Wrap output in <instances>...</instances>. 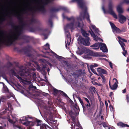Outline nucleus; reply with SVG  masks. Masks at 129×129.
<instances>
[{"label":"nucleus","instance_id":"nucleus-14","mask_svg":"<svg viewBox=\"0 0 129 129\" xmlns=\"http://www.w3.org/2000/svg\"><path fill=\"white\" fill-rule=\"evenodd\" d=\"M100 50L104 52H107L108 49L106 44L104 43H101L100 44Z\"/></svg>","mask_w":129,"mask_h":129},{"label":"nucleus","instance_id":"nucleus-47","mask_svg":"<svg viewBox=\"0 0 129 129\" xmlns=\"http://www.w3.org/2000/svg\"><path fill=\"white\" fill-rule=\"evenodd\" d=\"M126 92V89H124L123 91L122 92L123 93H125Z\"/></svg>","mask_w":129,"mask_h":129},{"label":"nucleus","instance_id":"nucleus-45","mask_svg":"<svg viewBox=\"0 0 129 129\" xmlns=\"http://www.w3.org/2000/svg\"><path fill=\"white\" fill-rule=\"evenodd\" d=\"M121 32H125V29H122L121 30Z\"/></svg>","mask_w":129,"mask_h":129},{"label":"nucleus","instance_id":"nucleus-32","mask_svg":"<svg viewBox=\"0 0 129 129\" xmlns=\"http://www.w3.org/2000/svg\"><path fill=\"white\" fill-rule=\"evenodd\" d=\"M102 124L103 127H107V124L104 122H103L102 123Z\"/></svg>","mask_w":129,"mask_h":129},{"label":"nucleus","instance_id":"nucleus-54","mask_svg":"<svg viewBox=\"0 0 129 129\" xmlns=\"http://www.w3.org/2000/svg\"><path fill=\"white\" fill-rule=\"evenodd\" d=\"M102 122H99L98 123V124L100 125H101L102 124Z\"/></svg>","mask_w":129,"mask_h":129},{"label":"nucleus","instance_id":"nucleus-62","mask_svg":"<svg viewBox=\"0 0 129 129\" xmlns=\"http://www.w3.org/2000/svg\"><path fill=\"white\" fill-rule=\"evenodd\" d=\"M90 72V74H91V75H90V76H91V75H92V73H91V72Z\"/></svg>","mask_w":129,"mask_h":129},{"label":"nucleus","instance_id":"nucleus-49","mask_svg":"<svg viewBox=\"0 0 129 129\" xmlns=\"http://www.w3.org/2000/svg\"><path fill=\"white\" fill-rule=\"evenodd\" d=\"M49 23L52 26V22L51 21H49Z\"/></svg>","mask_w":129,"mask_h":129},{"label":"nucleus","instance_id":"nucleus-19","mask_svg":"<svg viewBox=\"0 0 129 129\" xmlns=\"http://www.w3.org/2000/svg\"><path fill=\"white\" fill-rule=\"evenodd\" d=\"M53 90L54 92L55 93H56L57 94L58 93H60L61 95H63L66 97H68L67 94L63 92L60 90H58L55 88H54Z\"/></svg>","mask_w":129,"mask_h":129},{"label":"nucleus","instance_id":"nucleus-2","mask_svg":"<svg viewBox=\"0 0 129 129\" xmlns=\"http://www.w3.org/2000/svg\"><path fill=\"white\" fill-rule=\"evenodd\" d=\"M72 1L77 2L79 6L81 9L82 12L80 13V15L77 17V20L82 21L86 18L88 21L90 23L89 26L91 30L92 29L96 34H99V31L98 29L94 25L91 23V21L89 19V16L87 11V7L85 5L84 0H73Z\"/></svg>","mask_w":129,"mask_h":129},{"label":"nucleus","instance_id":"nucleus-3","mask_svg":"<svg viewBox=\"0 0 129 129\" xmlns=\"http://www.w3.org/2000/svg\"><path fill=\"white\" fill-rule=\"evenodd\" d=\"M22 30V27L16 26L11 34L4 35L3 33H2L0 35V42L7 44H12L15 40L20 39Z\"/></svg>","mask_w":129,"mask_h":129},{"label":"nucleus","instance_id":"nucleus-50","mask_svg":"<svg viewBox=\"0 0 129 129\" xmlns=\"http://www.w3.org/2000/svg\"><path fill=\"white\" fill-rule=\"evenodd\" d=\"M44 35V37H45V39H46L47 38V36H46L45 35Z\"/></svg>","mask_w":129,"mask_h":129},{"label":"nucleus","instance_id":"nucleus-56","mask_svg":"<svg viewBox=\"0 0 129 129\" xmlns=\"http://www.w3.org/2000/svg\"><path fill=\"white\" fill-rule=\"evenodd\" d=\"M47 1V3H48V2L50 1V0H46Z\"/></svg>","mask_w":129,"mask_h":129},{"label":"nucleus","instance_id":"nucleus-12","mask_svg":"<svg viewBox=\"0 0 129 129\" xmlns=\"http://www.w3.org/2000/svg\"><path fill=\"white\" fill-rule=\"evenodd\" d=\"M110 23L114 33H119L121 32V30L118 28L116 27L113 23L111 22H110Z\"/></svg>","mask_w":129,"mask_h":129},{"label":"nucleus","instance_id":"nucleus-40","mask_svg":"<svg viewBox=\"0 0 129 129\" xmlns=\"http://www.w3.org/2000/svg\"><path fill=\"white\" fill-rule=\"evenodd\" d=\"M105 104L107 109V108L108 107V105L107 102L106 101H105Z\"/></svg>","mask_w":129,"mask_h":129},{"label":"nucleus","instance_id":"nucleus-5","mask_svg":"<svg viewBox=\"0 0 129 129\" xmlns=\"http://www.w3.org/2000/svg\"><path fill=\"white\" fill-rule=\"evenodd\" d=\"M30 119L29 117L26 118L25 117H23L20 118V122L23 125L30 128L31 126H33L35 124L34 122L29 120Z\"/></svg>","mask_w":129,"mask_h":129},{"label":"nucleus","instance_id":"nucleus-48","mask_svg":"<svg viewBox=\"0 0 129 129\" xmlns=\"http://www.w3.org/2000/svg\"><path fill=\"white\" fill-rule=\"evenodd\" d=\"M59 10V9H54L53 10V11L54 12H57Z\"/></svg>","mask_w":129,"mask_h":129},{"label":"nucleus","instance_id":"nucleus-11","mask_svg":"<svg viewBox=\"0 0 129 129\" xmlns=\"http://www.w3.org/2000/svg\"><path fill=\"white\" fill-rule=\"evenodd\" d=\"M113 81L114 82V84L112 86H111L110 82H109V85L111 89L114 90L116 89L118 87L117 84L118 83L117 80L115 78H114L113 79Z\"/></svg>","mask_w":129,"mask_h":129},{"label":"nucleus","instance_id":"nucleus-4","mask_svg":"<svg viewBox=\"0 0 129 129\" xmlns=\"http://www.w3.org/2000/svg\"><path fill=\"white\" fill-rule=\"evenodd\" d=\"M36 69L34 68L29 69L28 71H27L24 70H22L21 68L20 69V71H17V72L21 76H23L25 79V81L29 84L31 83V81L32 78L35 79L36 78V74L34 73Z\"/></svg>","mask_w":129,"mask_h":129},{"label":"nucleus","instance_id":"nucleus-44","mask_svg":"<svg viewBox=\"0 0 129 129\" xmlns=\"http://www.w3.org/2000/svg\"><path fill=\"white\" fill-rule=\"evenodd\" d=\"M86 106H87L88 107H91V105L90 103L87 104Z\"/></svg>","mask_w":129,"mask_h":129},{"label":"nucleus","instance_id":"nucleus-42","mask_svg":"<svg viewBox=\"0 0 129 129\" xmlns=\"http://www.w3.org/2000/svg\"><path fill=\"white\" fill-rule=\"evenodd\" d=\"M102 9L103 11L104 12V13H106L107 12L105 11V9L104 8V7H102Z\"/></svg>","mask_w":129,"mask_h":129},{"label":"nucleus","instance_id":"nucleus-7","mask_svg":"<svg viewBox=\"0 0 129 129\" xmlns=\"http://www.w3.org/2000/svg\"><path fill=\"white\" fill-rule=\"evenodd\" d=\"M40 62H42V64L43 65L42 69L40 68L39 66L37 64V69L39 71L44 72L46 70H47V72H49L50 71V69L49 68H47V66L46 63L47 62V61L44 59H41Z\"/></svg>","mask_w":129,"mask_h":129},{"label":"nucleus","instance_id":"nucleus-61","mask_svg":"<svg viewBox=\"0 0 129 129\" xmlns=\"http://www.w3.org/2000/svg\"><path fill=\"white\" fill-rule=\"evenodd\" d=\"M50 120L51 121H53V120L52 119H50Z\"/></svg>","mask_w":129,"mask_h":129},{"label":"nucleus","instance_id":"nucleus-34","mask_svg":"<svg viewBox=\"0 0 129 129\" xmlns=\"http://www.w3.org/2000/svg\"><path fill=\"white\" fill-rule=\"evenodd\" d=\"M109 66H110V67H111V68L112 69H113V64H112V63L110 61H109Z\"/></svg>","mask_w":129,"mask_h":129},{"label":"nucleus","instance_id":"nucleus-43","mask_svg":"<svg viewBox=\"0 0 129 129\" xmlns=\"http://www.w3.org/2000/svg\"><path fill=\"white\" fill-rule=\"evenodd\" d=\"M109 108L111 110H112L113 109V106L111 105H110L109 106Z\"/></svg>","mask_w":129,"mask_h":129},{"label":"nucleus","instance_id":"nucleus-29","mask_svg":"<svg viewBox=\"0 0 129 129\" xmlns=\"http://www.w3.org/2000/svg\"><path fill=\"white\" fill-rule=\"evenodd\" d=\"M92 66H90V70H91L92 72H93L94 74L98 75L96 73L95 70L92 68Z\"/></svg>","mask_w":129,"mask_h":129},{"label":"nucleus","instance_id":"nucleus-57","mask_svg":"<svg viewBox=\"0 0 129 129\" xmlns=\"http://www.w3.org/2000/svg\"><path fill=\"white\" fill-rule=\"evenodd\" d=\"M101 118L102 119H103V116H102L101 117Z\"/></svg>","mask_w":129,"mask_h":129},{"label":"nucleus","instance_id":"nucleus-63","mask_svg":"<svg viewBox=\"0 0 129 129\" xmlns=\"http://www.w3.org/2000/svg\"><path fill=\"white\" fill-rule=\"evenodd\" d=\"M101 79V78L100 77H99L98 78V80L100 79Z\"/></svg>","mask_w":129,"mask_h":129},{"label":"nucleus","instance_id":"nucleus-20","mask_svg":"<svg viewBox=\"0 0 129 129\" xmlns=\"http://www.w3.org/2000/svg\"><path fill=\"white\" fill-rule=\"evenodd\" d=\"M100 43H96L93 45L90 46V47H92V48L95 50L99 49L100 46Z\"/></svg>","mask_w":129,"mask_h":129},{"label":"nucleus","instance_id":"nucleus-39","mask_svg":"<svg viewBox=\"0 0 129 129\" xmlns=\"http://www.w3.org/2000/svg\"><path fill=\"white\" fill-rule=\"evenodd\" d=\"M84 98L85 100L87 103H89V101L88 99L85 98Z\"/></svg>","mask_w":129,"mask_h":129},{"label":"nucleus","instance_id":"nucleus-26","mask_svg":"<svg viewBox=\"0 0 129 129\" xmlns=\"http://www.w3.org/2000/svg\"><path fill=\"white\" fill-rule=\"evenodd\" d=\"M83 57L86 59H90L91 58V56L90 55L88 54H87L83 56Z\"/></svg>","mask_w":129,"mask_h":129},{"label":"nucleus","instance_id":"nucleus-22","mask_svg":"<svg viewBox=\"0 0 129 129\" xmlns=\"http://www.w3.org/2000/svg\"><path fill=\"white\" fill-rule=\"evenodd\" d=\"M97 71L98 72L101 74H106L107 72L104 69H102L101 68H97Z\"/></svg>","mask_w":129,"mask_h":129},{"label":"nucleus","instance_id":"nucleus-31","mask_svg":"<svg viewBox=\"0 0 129 129\" xmlns=\"http://www.w3.org/2000/svg\"><path fill=\"white\" fill-rule=\"evenodd\" d=\"M123 52H122V53L123 55L125 56L127 54V51L126 50H125V48H124V50L123 49Z\"/></svg>","mask_w":129,"mask_h":129},{"label":"nucleus","instance_id":"nucleus-13","mask_svg":"<svg viewBox=\"0 0 129 129\" xmlns=\"http://www.w3.org/2000/svg\"><path fill=\"white\" fill-rule=\"evenodd\" d=\"M118 38L119 39V42L120 44L122 49L124 50V47L125 46V45L123 42H127V40L124 39H122L120 37H118Z\"/></svg>","mask_w":129,"mask_h":129},{"label":"nucleus","instance_id":"nucleus-41","mask_svg":"<svg viewBox=\"0 0 129 129\" xmlns=\"http://www.w3.org/2000/svg\"><path fill=\"white\" fill-rule=\"evenodd\" d=\"M124 2L125 3L127 4L129 3V0H124Z\"/></svg>","mask_w":129,"mask_h":129},{"label":"nucleus","instance_id":"nucleus-46","mask_svg":"<svg viewBox=\"0 0 129 129\" xmlns=\"http://www.w3.org/2000/svg\"><path fill=\"white\" fill-rule=\"evenodd\" d=\"M113 92H110V94L109 95V96L111 97V96H112V94H113Z\"/></svg>","mask_w":129,"mask_h":129},{"label":"nucleus","instance_id":"nucleus-25","mask_svg":"<svg viewBox=\"0 0 129 129\" xmlns=\"http://www.w3.org/2000/svg\"><path fill=\"white\" fill-rule=\"evenodd\" d=\"M51 53H52L54 55H55V57L56 58L59 59V60L60 61V59H62V58H63V57L58 55L56 54L55 53H54V52H53V51H51Z\"/></svg>","mask_w":129,"mask_h":129},{"label":"nucleus","instance_id":"nucleus-59","mask_svg":"<svg viewBox=\"0 0 129 129\" xmlns=\"http://www.w3.org/2000/svg\"><path fill=\"white\" fill-rule=\"evenodd\" d=\"M109 129H112V127H108Z\"/></svg>","mask_w":129,"mask_h":129},{"label":"nucleus","instance_id":"nucleus-8","mask_svg":"<svg viewBox=\"0 0 129 129\" xmlns=\"http://www.w3.org/2000/svg\"><path fill=\"white\" fill-rule=\"evenodd\" d=\"M0 83H2L3 84V91L6 93H8V95H10L9 96H2V99H3L6 100L9 99L11 97H13V94L10 92H9L7 87L5 85L4 83L3 82H0Z\"/></svg>","mask_w":129,"mask_h":129},{"label":"nucleus","instance_id":"nucleus-27","mask_svg":"<svg viewBox=\"0 0 129 129\" xmlns=\"http://www.w3.org/2000/svg\"><path fill=\"white\" fill-rule=\"evenodd\" d=\"M82 70H80L79 71H76V76H77V77L79 76L82 74Z\"/></svg>","mask_w":129,"mask_h":129},{"label":"nucleus","instance_id":"nucleus-37","mask_svg":"<svg viewBox=\"0 0 129 129\" xmlns=\"http://www.w3.org/2000/svg\"><path fill=\"white\" fill-rule=\"evenodd\" d=\"M101 77L103 80V82H105V77L104 76H103V75H102L101 76Z\"/></svg>","mask_w":129,"mask_h":129},{"label":"nucleus","instance_id":"nucleus-16","mask_svg":"<svg viewBox=\"0 0 129 129\" xmlns=\"http://www.w3.org/2000/svg\"><path fill=\"white\" fill-rule=\"evenodd\" d=\"M90 33L91 36L92 37H93V39L95 41H97L98 40H99L102 42L103 41V40L102 39L98 37L97 36H96L92 31H90Z\"/></svg>","mask_w":129,"mask_h":129},{"label":"nucleus","instance_id":"nucleus-53","mask_svg":"<svg viewBox=\"0 0 129 129\" xmlns=\"http://www.w3.org/2000/svg\"><path fill=\"white\" fill-rule=\"evenodd\" d=\"M127 61L128 62H129V58H127Z\"/></svg>","mask_w":129,"mask_h":129},{"label":"nucleus","instance_id":"nucleus-64","mask_svg":"<svg viewBox=\"0 0 129 129\" xmlns=\"http://www.w3.org/2000/svg\"><path fill=\"white\" fill-rule=\"evenodd\" d=\"M127 11H129V8L128 9Z\"/></svg>","mask_w":129,"mask_h":129},{"label":"nucleus","instance_id":"nucleus-52","mask_svg":"<svg viewBox=\"0 0 129 129\" xmlns=\"http://www.w3.org/2000/svg\"><path fill=\"white\" fill-rule=\"evenodd\" d=\"M17 77L20 80L21 79V78L19 77L18 76V77Z\"/></svg>","mask_w":129,"mask_h":129},{"label":"nucleus","instance_id":"nucleus-17","mask_svg":"<svg viewBox=\"0 0 129 129\" xmlns=\"http://www.w3.org/2000/svg\"><path fill=\"white\" fill-rule=\"evenodd\" d=\"M84 52V48L81 46L78 47L77 50L76 51L77 54L78 55L82 54Z\"/></svg>","mask_w":129,"mask_h":129},{"label":"nucleus","instance_id":"nucleus-60","mask_svg":"<svg viewBox=\"0 0 129 129\" xmlns=\"http://www.w3.org/2000/svg\"><path fill=\"white\" fill-rule=\"evenodd\" d=\"M63 9L65 10H66V8H64Z\"/></svg>","mask_w":129,"mask_h":129},{"label":"nucleus","instance_id":"nucleus-9","mask_svg":"<svg viewBox=\"0 0 129 129\" xmlns=\"http://www.w3.org/2000/svg\"><path fill=\"white\" fill-rule=\"evenodd\" d=\"M71 115V118L72 119L73 121V124H72L71 125V129H74V128H75V125L76 126H78L79 128H76V129H79V128H80V127H79V123L78 122L77 124H76V123L75 120V117H74L73 116V115L74 114V113H73L72 112H70L69 113Z\"/></svg>","mask_w":129,"mask_h":129},{"label":"nucleus","instance_id":"nucleus-1","mask_svg":"<svg viewBox=\"0 0 129 129\" xmlns=\"http://www.w3.org/2000/svg\"><path fill=\"white\" fill-rule=\"evenodd\" d=\"M62 15L63 19H66L72 22V23L67 24L64 28L65 34L66 37L65 45L66 48H67L68 45H70V42H71V38L69 33V29H71V31H72L76 28L78 27L81 29L82 34L84 36L87 37V36L89 35V34L83 30V27L84 24L82 21L77 20V17L75 18L72 16L70 18H68L65 16L64 13Z\"/></svg>","mask_w":129,"mask_h":129},{"label":"nucleus","instance_id":"nucleus-24","mask_svg":"<svg viewBox=\"0 0 129 129\" xmlns=\"http://www.w3.org/2000/svg\"><path fill=\"white\" fill-rule=\"evenodd\" d=\"M117 125L118 126H119L121 127H129V125L126 124L122 122H120L117 124Z\"/></svg>","mask_w":129,"mask_h":129},{"label":"nucleus","instance_id":"nucleus-23","mask_svg":"<svg viewBox=\"0 0 129 129\" xmlns=\"http://www.w3.org/2000/svg\"><path fill=\"white\" fill-rule=\"evenodd\" d=\"M8 109H6L3 112V113L5 114L6 113L7 111L8 113V112H10V110H11V105L10 103H8Z\"/></svg>","mask_w":129,"mask_h":129},{"label":"nucleus","instance_id":"nucleus-58","mask_svg":"<svg viewBox=\"0 0 129 129\" xmlns=\"http://www.w3.org/2000/svg\"><path fill=\"white\" fill-rule=\"evenodd\" d=\"M48 64L50 66H52L51 64L49 63H48Z\"/></svg>","mask_w":129,"mask_h":129},{"label":"nucleus","instance_id":"nucleus-51","mask_svg":"<svg viewBox=\"0 0 129 129\" xmlns=\"http://www.w3.org/2000/svg\"><path fill=\"white\" fill-rule=\"evenodd\" d=\"M45 78L46 79V80L45 81L46 82H48V80H47V77L46 76H45Z\"/></svg>","mask_w":129,"mask_h":129},{"label":"nucleus","instance_id":"nucleus-30","mask_svg":"<svg viewBox=\"0 0 129 129\" xmlns=\"http://www.w3.org/2000/svg\"><path fill=\"white\" fill-rule=\"evenodd\" d=\"M78 100H79L80 102V103L81 104L82 106H83L84 105V103H83V101L81 100V99L79 97H78Z\"/></svg>","mask_w":129,"mask_h":129},{"label":"nucleus","instance_id":"nucleus-33","mask_svg":"<svg viewBox=\"0 0 129 129\" xmlns=\"http://www.w3.org/2000/svg\"><path fill=\"white\" fill-rule=\"evenodd\" d=\"M8 119L9 121L11 123L13 124H14V122L11 119H10L9 118H8Z\"/></svg>","mask_w":129,"mask_h":129},{"label":"nucleus","instance_id":"nucleus-38","mask_svg":"<svg viewBox=\"0 0 129 129\" xmlns=\"http://www.w3.org/2000/svg\"><path fill=\"white\" fill-rule=\"evenodd\" d=\"M126 99L127 102H129V96L128 95H126Z\"/></svg>","mask_w":129,"mask_h":129},{"label":"nucleus","instance_id":"nucleus-36","mask_svg":"<svg viewBox=\"0 0 129 129\" xmlns=\"http://www.w3.org/2000/svg\"><path fill=\"white\" fill-rule=\"evenodd\" d=\"M90 66H92V68H93L94 67H97L98 66V64H97L95 63H94V65H91Z\"/></svg>","mask_w":129,"mask_h":129},{"label":"nucleus","instance_id":"nucleus-28","mask_svg":"<svg viewBox=\"0 0 129 129\" xmlns=\"http://www.w3.org/2000/svg\"><path fill=\"white\" fill-rule=\"evenodd\" d=\"M44 49L45 50H48L50 49L49 45L48 43H47L44 46Z\"/></svg>","mask_w":129,"mask_h":129},{"label":"nucleus","instance_id":"nucleus-21","mask_svg":"<svg viewBox=\"0 0 129 129\" xmlns=\"http://www.w3.org/2000/svg\"><path fill=\"white\" fill-rule=\"evenodd\" d=\"M36 8L37 10L41 11H43L44 9V6L40 4L37 6Z\"/></svg>","mask_w":129,"mask_h":129},{"label":"nucleus","instance_id":"nucleus-35","mask_svg":"<svg viewBox=\"0 0 129 129\" xmlns=\"http://www.w3.org/2000/svg\"><path fill=\"white\" fill-rule=\"evenodd\" d=\"M10 72L12 73V75H15L16 74L14 71L13 70H11Z\"/></svg>","mask_w":129,"mask_h":129},{"label":"nucleus","instance_id":"nucleus-10","mask_svg":"<svg viewBox=\"0 0 129 129\" xmlns=\"http://www.w3.org/2000/svg\"><path fill=\"white\" fill-rule=\"evenodd\" d=\"M109 10L107 12L112 15L115 18L117 19V16L113 10L112 6V4L111 3L109 4Z\"/></svg>","mask_w":129,"mask_h":129},{"label":"nucleus","instance_id":"nucleus-55","mask_svg":"<svg viewBox=\"0 0 129 129\" xmlns=\"http://www.w3.org/2000/svg\"><path fill=\"white\" fill-rule=\"evenodd\" d=\"M92 89H94V90H95V88L94 87H92Z\"/></svg>","mask_w":129,"mask_h":129},{"label":"nucleus","instance_id":"nucleus-18","mask_svg":"<svg viewBox=\"0 0 129 129\" xmlns=\"http://www.w3.org/2000/svg\"><path fill=\"white\" fill-rule=\"evenodd\" d=\"M121 4L118 5L117 7V10L119 13L118 14H121L124 12L123 9L122 7Z\"/></svg>","mask_w":129,"mask_h":129},{"label":"nucleus","instance_id":"nucleus-6","mask_svg":"<svg viewBox=\"0 0 129 129\" xmlns=\"http://www.w3.org/2000/svg\"><path fill=\"white\" fill-rule=\"evenodd\" d=\"M90 39L88 37H87L86 39H84L80 36L78 39V42L79 44H81L86 46H89L90 45Z\"/></svg>","mask_w":129,"mask_h":129},{"label":"nucleus","instance_id":"nucleus-15","mask_svg":"<svg viewBox=\"0 0 129 129\" xmlns=\"http://www.w3.org/2000/svg\"><path fill=\"white\" fill-rule=\"evenodd\" d=\"M119 22L121 23H124L126 20V17L121 14H118Z\"/></svg>","mask_w":129,"mask_h":129}]
</instances>
